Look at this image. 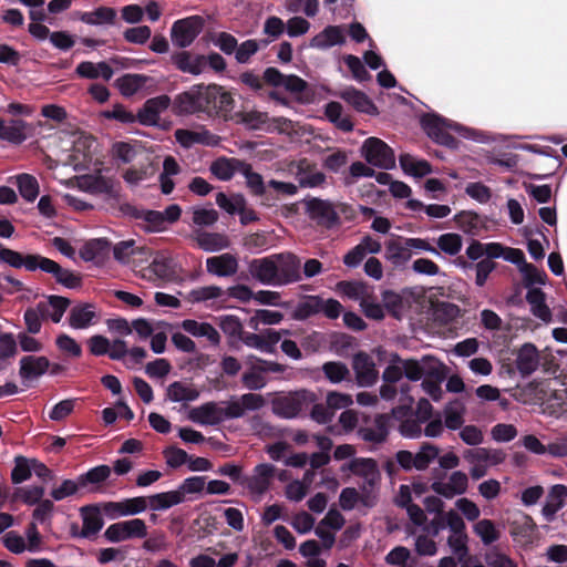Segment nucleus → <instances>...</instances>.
<instances>
[{"mask_svg": "<svg viewBox=\"0 0 567 567\" xmlns=\"http://www.w3.org/2000/svg\"><path fill=\"white\" fill-rule=\"evenodd\" d=\"M276 266L274 258L254 260L250 264V274L264 285L275 286Z\"/></svg>", "mask_w": 567, "mask_h": 567, "instance_id": "36", "label": "nucleus"}, {"mask_svg": "<svg viewBox=\"0 0 567 567\" xmlns=\"http://www.w3.org/2000/svg\"><path fill=\"white\" fill-rule=\"evenodd\" d=\"M173 100L166 94L148 99L136 114V122L142 125L153 126L159 121V114L172 107Z\"/></svg>", "mask_w": 567, "mask_h": 567, "instance_id": "17", "label": "nucleus"}, {"mask_svg": "<svg viewBox=\"0 0 567 567\" xmlns=\"http://www.w3.org/2000/svg\"><path fill=\"white\" fill-rule=\"evenodd\" d=\"M358 435L363 441L373 444L383 442L388 435V430L383 422V416L377 417L372 425L361 427L358 432Z\"/></svg>", "mask_w": 567, "mask_h": 567, "instance_id": "48", "label": "nucleus"}, {"mask_svg": "<svg viewBox=\"0 0 567 567\" xmlns=\"http://www.w3.org/2000/svg\"><path fill=\"white\" fill-rule=\"evenodd\" d=\"M473 532L484 545H491L501 537V532L491 519H481L473 526Z\"/></svg>", "mask_w": 567, "mask_h": 567, "instance_id": "50", "label": "nucleus"}, {"mask_svg": "<svg viewBox=\"0 0 567 567\" xmlns=\"http://www.w3.org/2000/svg\"><path fill=\"white\" fill-rule=\"evenodd\" d=\"M244 163L238 158H218L213 162L210 172L220 181H229L236 173H239V164Z\"/></svg>", "mask_w": 567, "mask_h": 567, "instance_id": "45", "label": "nucleus"}, {"mask_svg": "<svg viewBox=\"0 0 567 567\" xmlns=\"http://www.w3.org/2000/svg\"><path fill=\"white\" fill-rule=\"evenodd\" d=\"M352 368L360 386H371L377 382L378 371L373 359L369 354L364 352L357 353L352 360Z\"/></svg>", "mask_w": 567, "mask_h": 567, "instance_id": "20", "label": "nucleus"}, {"mask_svg": "<svg viewBox=\"0 0 567 567\" xmlns=\"http://www.w3.org/2000/svg\"><path fill=\"white\" fill-rule=\"evenodd\" d=\"M384 560L388 565L393 567H410L412 556L406 547L396 546L386 554Z\"/></svg>", "mask_w": 567, "mask_h": 567, "instance_id": "56", "label": "nucleus"}, {"mask_svg": "<svg viewBox=\"0 0 567 567\" xmlns=\"http://www.w3.org/2000/svg\"><path fill=\"white\" fill-rule=\"evenodd\" d=\"M320 305L319 296H309L295 307L292 317L297 320H305L320 313Z\"/></svg>", "mask_w": 567, "mask_h": 567, "instance_id": "51", "label": "nucleus"}, {"mask_svg": "<svg viewBox=\"0 0 567 567\" xmlns=\"http://www.w3.org/2000/svg\"><path fill=\"white\" fill-rule=\"evenodd\" d=\"M297 176L301 187H317L326 181V175L317 171L316 164L307 158H302L298 162Z\"/></svg>", "mask_w": 567, "mask_h": 567, "instance_id": "29", "label": "nucleus"}, {"mask_svg": "<svg viewBox=\"0 0 567 567\" xmlns=\"http://www.w3.org/2000/svg\"><path fill=\"white\" fill-rule=\"evenodd\" d=\"M399 161L403 172L414 177H423L432 173V166L425 159H416L410 154H401Z\"/></svg>", "mask_w": 567, "mask_h": 567, "instance_id": "41", "label": "nucleus"}, {"mask_svg": "<svg viewBox=\"0 0 567 567\" xmlns=\"http://www.w3.org/2000/svg\"><path fill=\"white\" fill-rule=\"evenodd\" d=\"M69 305V299L60 296H50L47 300L37 303L44 319H51L55 323L61 321Z\"/></svg>", "mask_w": 567, "mask_h": 567, "instance_id": "28", "label": "nucleus"}, {"mask_svg": "<svg viewBox=\"0 0 567 567\" xmlns=\"http://www.w3.org/2000/svg\"><path fill=\"white\" fill-rule=\"evenodd\" d=\"M205 25L202 16H190L175 21L171 29L174 45L184 49L189 47L200 34Z\"/></svg>", "mask_w": 567, "mask_h": 567, "instance_id": "10", "label": "nucleus"}, {"mask_svg": "<svg viewBox=\"0 0 567 567\" xmlns=\"http://www.w3.org/2000/svg\"><path fill=\"white\" fill-rule=\"evenodd\" d=\"M97 319L95 307L82 303L73 307L69 315V324L73 329H86Z\"/></svg>", "mask_w": 567, "mask_h": 567, "instance_id": "30", "label": "nucleus"}, {"mask_svg": "<svg viewBox=\"0 0 567 567\" xmlns=\"http://www.w3.org/2000/svg\"><path fill=\"white\" fill-rule=\"evenodd\" d=\"M284 315L279 311L259 309L248 320V326L258 330L260 324H278L282 321Z\"/></svg>", "mask_w": 567, "mask_h": 567, "instance_id": "52", "label": "nucleus"}, {"mask_svg": "<svg viewBox=\"0 0 567 567\" xmlns=\"http://www.w3.org/2000/svg\"><path fill=\"white\" fill-rule=\"evenodd\" d=\"M457 227L466 235L471 236V243L467 248H508L499 243L482 244L475 237L486 238L488 233L495 227V223L474 212L463 210L454 216Z\"/></svg>", "mask_w": 567, "mask_h": 567, "instance_id": "6", "label": "nucleus"}, {"mask_svg": "<svg viewBox=\"0 0 567 567\" xmlns=\"http://www.w3.org/2000/svg\"><path fill=\"white\" fill-rule=\"evenodd\" d=\"M362 155L369 164L379 168L391 169L395 166L393 150L378 137H369L364 141Z\"/></svg>", "mask_w": 567, "mask_h": 567, "instance_id": "11", "label": "nucleus"}, {"mask_svg": "<svg viewBox=\"0 0 567 567\" xmlns=\"http://www.w3.org/2000/svg\"><path fill=\"white\" fill-rule=\"evenodd\" d=\"M272 258L276 266L275 286H285L301 278L300 261L293 254H278Z\"/></svg>", "mask_w": 567, "mask_h": 567, "instance_id": "15", "label": "nucleus"}, {"mask_svg": "<svg viewBox=\"0 0 567 567\" xmlns=\"http://www.w3.org/2000/svg\"><path fill=\"white\" fill-rule=\"evenodd\" d=\"M316 519L307 512L297 513L290 520L292 528L301 535L308 534L315 528Z\"/></svg>", "mask_w": 567, "mask_h": 567, "instance_id": "64", "label": "nucleus"}, {"mask_svg": "<svg viewBox=\"0 0 567 567\" xmlns=\"http://www.w3.org/2000/svg\"><path fill=\"white\" fill-rule=\"evenodd\" d=\"M337 290L349 299L359 301L360 305L372 293L370 287L360 281H340Z\"/></svg>", "mask_w": 567, "mask_h": 567, "instance_id": "46", "label": "nucleus"}, {"mask_svg": "<svg viewBox=\"0 0 567 567\" xmlns=\"http://www.w3.org/2000/svg\"><path fill=\"white\" fill-rule=\"evenodd\" d=\"M322 371H323L326 378L331 383H334V384L340 383L343 380H346L350 373L348 367L344 363L339 362V361L326 362L322 365Z\"/></svg>", "mask_w": 567, "mask_h": 567, "instance_id": "55", "label": "nucleus"}, {"mask_svg": "<svg viewBox=\"0 0 567 567\" xmlns=\"http://www.w3.org/2000/svg\"><path fill=\"white\" fill-rule=\"evenodd\" d=\"M316 401L317 396L312 391L302 389L275 399L272 411L281 417L292 419L308 410Z\"/></svg>", "mask_w": 567, "mask_h": 567, "instance_id": "7", "label": "nucleus"}, {"mask_svg": "<svg viewBox=\"0 0 567 567\" xmlns=\"http://www.w3.org/2000/svg\"><path fill=\"white\" fill-rule=\"evenodd\" d=\"M172 62L177 70L199 75L206 68V56L202 54H192L188 51H179L172 54Z\"/></svg>", "mask_w": 567, "mask_h": 567, "instance_id": "21", "label": "nucleus"}, {"mask_svg": "<svg viewBox=\"0 0 567 567\" xmlns=\"http://www.w3.org/2000/svg\"><path fill=\"white\" fill-rule=\"evenodd\" d=\"M218 213L214 208H194L192 223L199 227L212 226L218 220Z\"/></svg>", "mask_w": 567, "mask_h": 567, "instance_id": "62", "label": "nucleus"}, {"mask_svg": "<svg viewBox=\"0 0 567 567\" xmlns=\"http://www.w3.org/2000/svg\"><path fill=\"white\" fill-rule=\"evenodd\" d=\"M33 458H27L24 456H17L14 458V467L11 472V480L13 483L19 484L32 475Z\"/></svg>", "mask_w": 567, "mask_h": 567, "instance_id": "54", "label": "nucleus"}, {"mask_svg": "<svg viewBox=\"0 0 567 567\" xmlns=\"http://www.w3.org/2000/svg\"><path fill=\"white\" fill-rule=\"evenodd\" d=\"M235 100L230 92L219 84H195L175 95L172 112L177 116L206 115L227 117L234 110Z\"/></svg>", "mask_w": 567, "mask_h": 567, "instance_id": "1", "label": "nucleus"}, {"mask_svg": "<svg viewBox=\"0 0 567 567\" xmlns=\"http://www.w3.org/2000/svg\"><path fill=\"white\" fill-rule=\"evenodd\" d=\"M146 499L147 505L150 504V507L153 511H164L183 503L184 493L181 491H169L154 494Z\"/></svg>", "mask_w": 567, "mask_h": 567, "instance_id": "40", "label": "nucleus"}, {"mask_svg": "<svg viewBox=\"0 0 567 567\" xmlns=\"http://www.w3.org/2000/svg\"><path fill=\"white\" fill-rule=\"evenodd\" d=\"M112 156L121 161L123 164H128L134 161L136 156L135 146L128 142H115L112 145Z\"/></svg>", "mask_w": 567, "mask_h": 567, "instance_id": "61", "label": "nucleus"}, {"mask_svg": "<svg viewBox=\"0 0 567 567\" xmlns=\"http://www.w3.org/2000/svg\"><path fill=\"white\" fill-rule=\"evenodd\" d=\"M440 449L431 443H423L416 453L399 451L395 455L398 464L405 471H425L439 457Z\"/></svg>", "mask_w": 567, "mask_h": 567, "instance_id": "9", "label": "nucleus"}, {"mask_svg": "<svg viewBox=\"0 0 567 567\" xmlns=\"http://www.w3.org/2000/svg\"><path fill=\"white\" fill-rule=\"evenodd\" d=\"M442 368L443 365L440 364L437 369H433L432 375L425 377L421 383L422 390L435 402L441 401L443 398L441 386L443 380Z\"/></svg>", "mask_w": 567, "mask_h": 567, "instance_id": "47", "label": "nucleus"}, {"mask_svg": "<svg viewBox=\"0 0 567 567\" xmlns=\"http://www.w3.org/2000/svg\"><path fill=\"white\" fill-rule=\"evenodd\" d=\"M147 535V526L141 518H133L110 525L104 537L111 543L125 542L131 538H144Z\"/></svg>", "mask_w": 567, "mask_h": 567, "instance_id": "12", "label": "nucleus"}, {"mask_svg": "<svg viewBox=\"0 0 567 567\" xmlns=\"http://www.w3.org/2000/svg\"><path fill=\"white\" fill-rule=\"evenodd\" d=\"M181 327L185 332L195 338H206L213 346H218L220 342L219 332L208 322L186 319L182 321Z\"/></svg>", "mask_w": 567, "mask_h": 567, "instance_id": "26", "label": "nucleus"}, {"mask_svg": "<svg viewBox=\"0 0 567 567\" xmlns=\"http://www.w3.org/2000/svg\"><path fill=\"white\" fill-rule=\"evenodd\" d=\"M526 299L530 305V311L533 315L544 322L551 320V312L545 303V295L539 289H530L526 295Z\"/></svg>", "mask_w": 567, "mask_h": 567, "instance_id": "44", "label": "nucleus"}, {"mask_svg": "<svg viewBox=\"0 0 567 567\" xmlns=\"http://www.w3.org/2000/svg\"><path fill=\"white\" fill-rule=\"evenodd\" d=\"M266 404L261 394L245 393L220 402H206L189 410L188 419L199 425H217L243 417L247 411H257Z\"/></svg>", "mask_w": 567, "mask_h": 567, "instance_id": "2", "label": "nucleus"}, {"mask_svg": "<svg viewBox=\"0 0 567 567\" xmlns=\"http://www.w3.org/2000/svg\"><path fill=\"white\" fill-rule=\"evenodd\" d=\"M303 205L308 217L326 229L339 227L341 225V214L347 219H351L354 216L353 208L343 203L333 204L327 199L310 197L303 200Z\"/></svg>", "mask_w": 567, "mask_h": 567, "instance_id": "5", "label": "nucleus"}, {"mask_svg": "<svg viewBox=\"0 0 567 567\" xmlns=\"http://www.w3.org/2000/svg\"><path fill=\"white\" fill-rule=\"evenodd\" d=\"M0 259L16 268L24 267L27 270L42 269L55 276L56 280L68 288L80 286L81 279L75 274L62 269L55 261L38 256H22L17 250H0Z\"/></svg>", "mask_w": 567, "mask_h": 567, "instance_id": "4", "label": "nucleus"}, {"mask_svg": "<svg viewBox=\"0 0 567 567\" xmlns=\"http://www.w3.org/2000/svg\"><path fill=\"white\" fill-rule=\"evenodd\" d=\"M83 519L81 536L91 537L97 534L103 527V519L99 507L85 506L81 508Z\"/></svg>", "mask_w": 567, "mask_h": 567, "instance_id": "37", "label": "nucleus"}, {"mask_svg": "<svg viewBox=\"0 0 567 567\" xmlns=\"http://www.w3.org/2000/svg\"><path fill=\"white\" fill-rule=\"evenodd\" d=\"M50 367L45 357L27 355L20 360L19 374L21 379L30 381L43 375Z\"/></svg>", "mask_w": 567, "mask_h": 567, "instance_id": "25", "label": "nucleus"}, {"mask_svg": "<svg viewBox=\"0 0 567 567\" xmlns=\"http://www.w3.org/2000/svg\"><path fill=\"white\" fill-rule=\"evenodd\" d=\"M199 391L188 382L175 381L166 388V399L171 402L186 403L197 400Z\"/></svg>", "mask_w": 567, "mask_h": 567, "instance_id": "32", "label": "nucleus"}, {"mask_svg": "<svg viewBox=\"0 0 567 567\" xmlns=\"http://www.w3.org/2000/svg\"><path fill=\"white\" fill-rule=\"evenodd\" d=\"M76 18L89 25L115 24L117 12L112 7L101 6L93 11H78Z\"/></svg>", "mask_w": 567, "mask_h": 567, "instance_id": "24", "label": "nucleus"}, {"mask_svg": "<svg viewBox=\"0 0 567 567\" xmlns=\"http://www.w3.org/2000/svg\"><path fill=\"white\" fill-rule=\"evenodd\" d=\"M567 499V487L563 484L551 486L548 492L546 503L543 507V515L547 520H553L558 511H560Z\"/></svg>", "mask_w": 567, "mask_h": 567, "instance_id": "27", "label": "nucleus"}, {"mask_svg": "<svg viewBox=\"0 0 567 567\" xmlns=\"http://www.w3.org/2000/svg\"><path fill=\"white\" fill-rule=\"evenodd\" d=\"M14 178L21 197L29 203L34 202L40 192L38 179L27 173L19 174Z\"/></svg>", "mask_w": 567, "mask_h": 567, "instance_id": "43", "label": "nucleus"}, {"mask_svg": "<svg viewBox=\"0 0 567 567\" xmlns=\"http://www.w3.org/2000/svg\"><path fill=\"white\" fill-rule=\"evenodd\" d=\"M147 499L143 496L126 498L121 502H106L102 504L103 513L111 519L122 516L136 515L145 512Z\"/></svg>", "mask_w": 567, "mask_h": 567, "instance_id": "16", "label": "nucleus"}, {"mask_svg": "<svg viewBox=\"0 0 567 567\" xmlns=\"http://www.w3.org/2000/svg\"><path fill=\"white\" fill-rule=\"evenodd\" d=\"M467 488L468 477L462 471H454L445 478H437L431 484V489L446 499L465 494Z\"/></svg>", "mask_w": 567, "mask_h": 567, "instance_id": "14", "label": "nucleus"}, {"mask_svg": "<svg viewBox=\"0 0 567 567\" xmlns=\"http://www.w3.org/2000/svg\"><path fill=\"white\" fill-rule=\"evenodd\" d=\"M420 122L423 131L432 141L450 148H457L458 140L449 130L457 131L458 125H452L446 118L432 113L424 114Z\"/></svg>", "mask_w": 567, "mask_h": 567, "instance_id": "8", "label": "nucleus"}, {"mask_svg": "<svg viewBox=\"0 0 567 567\" xmlns=\"http://www.w3.org/2000/svg\"><path fill=\"white\" fill-rule=\"evenodd\" d=\"M23 319L27 331L30 334L39 333L41 331L42 321L45 320L43 315L39 312V308L37 305L35 307L28 308L24 311Z\"/></svg>", "mask_w": 567, "mask_h": 567, "instance_id": "63", "label": "nucleus"}, {"mask_svg": "<svg viewBox=\"0 0 567 567\" xmlns=\"http://www.w3.org/2000/svg\"><path fill=\"white\" fill-rule=\"evenodd\" d=\"M27 123L22 120H11L8 124L0 118V140L12 144H21L27 140Z\"/></svg>", "mask_w": 567, "mask_h": 567, "instance_id": "34", "label": "nucleus"}, {"mask_svg": "<svg viewBox=\"0 0 567 567\" xmlns=\"http://www.w3.org/2000/svg\"><path fill=\"white\" fill-rule=\"evenodd\" d=\"M63 254L74 260H82L96 267H103L110 260V250H62Z\"/></svg>", "mask_w": 567, "mask_h": 567, "instance_id": "38", "label": "nucleus"}, {"mask_svg": "<svg viewBox=\"0 0 567 567\" xmlns=\"http://www.w3.org/2000/svg\"><path fill=\"white\" fill-rule=\"evenodd\" d=\"M144 74H124L115 81V85L124 96H132L137 93L147 82Z\"/></svg>", "mask_w": 567, "mask_h": 567, "instance_id": "42", "label": "nucleus"}, {"mask_svg": "<svg viewBox=\"0 0 567 567\" xmlns=\"http://www.w3.org/2000/svg\"><path fill=\"white\" fill-rule=\"evenodd\" d=\"M195 239L200 248H228L230 243L226 235L196 230Z\"/></svg>", "mask_w": 567, "mask_h": 567, "instance_id": "49", "label": "nucleus"}, {"mask_svg": "<svg viewBox=\"0 0 567 567\" xmlns=\"http://www.w3.org/2000/svg\"><path fill=\"white\" fill-rule=\"evenodd\" d=\"M466 413L465 403L461 399H454L446 403L443 410L444 424L450 430L461 429Z\"/></svg>", "mask_w": 567, "mask_h": 567, "instance_id": "35", "label": "nucleus"}, {"mask_svg": "<svg viewBox=\"0 0 567 567\" xmlns=\"http://www.w3.org/2000/svg\"><path fill=\"white\" fill-rule=\"evenodd\" d=\"M539 352L533 343H524L516 354V368L522 375H529L539 365Z\"/></svg>", "mask_w": 567, "mask_h": 567, "instance_id": "22", "label": "nucleus"}, {"mask_svg": "<svg viewBox=\"0 0 567 567\" xmlns=\"http://www.w3.org/2000/svg\"><path fill=\"white\" fill-rule=\"evenodd\" d=\"M245 199V196L239 193L228 196L225 193L219 192L216 195V204L229 215H237L238 210L243 208Z\"/></svg>", "mask_w": 567, "mask_h": 567, "instance_id": "53", "label": "nucleus"}, {"mask_svg": "<svg viewBox=\"0 0 567 567\" xmlns=\"http://www.w3.org/2000/svg\"><path fill=\"white\" fill-rule=\"evenodd\" d=\"M238 116L240 122L251 130H261L269 122L268 113L256 110L240 112Z\"/></svg>", "mask_w": 567, "mask_h": 567, "instance_id": "59", "label": "nucleus"}, {"mask_svg": "<svg viewBox=\"0 0 567 567\" xmlns=\"http://www.w3.org/2000/svg\"><path fill=\"white\" fill-rule=\"evenodd\" d=\"M465 458L470 463L486 464L487 467L501 464L505 460V454L498 450H488L484 447L468 451Z\"/></svg>", "mask_w": 567, "mask_h": 567, "instance_id": "39", "label": "nucleus"}, {"mask_svg": "<svg viewBox=\"0 0 567 567\" xmlns=\"http://www.w3.org/2000/svg\"><path fill=\"white\" fill-rule=\"evenodd\" d=\"M246 363L250 365V369L243 374V384L249 390L262 389L266 385V380L262 377L261 372L256 368L252 361H249L247 359Z\"/></svg>", "mask_w": 567, "mask_h": 567, "instance_id": "57", "label": "nucleus"}, {"mask_svg": "<svg viewBox=\"0 0 567 567\" xmlns=\"http://www.w3.org/2000/svg\"><path fill=\"white\" fill-rule=\"evenodd\" d=\"M485 250H465L466 256L471 260H477L483 257ZM486 259L481 260L476 265V284L483 286L488 274L493 270L494 264L492 258H504L513 264H516L519 270L524 274L525 279L530 284H543L544 274L525 261L523 250H488Z\"/></svg>", "mask_w": 567, "mask_h": 567, "instance_id": "3", "label": "nucleus"}, {"mask_svg": "<svg viewBox=\"0 0 567 567\" xmlns=\"http://www.w3.org/2000/svg\"><path fill=\"white\" fill-rule=\"evenodd\" d=\"M346 38L342 28L339 25H328L310 41V47L324 50L334 45L344 43Z\"/></svg>", "mask_w": 567, "mask_h": 567, "instance_id": "31", "label": "nucleus"}, {"mask_svg": "<svg viewBox=\"0 0 567 567\" xmlns=\"http://www.w3.org/2000/svg\"><path fill=\"white\" fill-rule=\"evenodd\" d=\"M207 270L219 277L234 275L238 269V261L231 254H224L207 259Z\"/></svg>", "mask_w": 567, "mask_h": 567, "instance_id": "33", "label": "nucleus"}, {"mask_svg": "<svg viewBox=\"0 0 567 567\" xmlns=\"http://www.w3.org/2000/svg\"><path fill=\"white\" fill-rule=\"evenodd\" d=\"M348 468L362 478V491H367L368 487L374 488L380 482L381 474L372 458H354L348 464Z\"/></svg>", "mask_w": 567, "mask_h": 567, "instance_id": "18", "label": "nucleus"}, {"mask_svg": "<svg viewBox=\"0 0 567 567\" xmlns=\"http://www.w3.org/2000/svg\"><path fill=\"white\" fill-rule=\"evenodd\" d=\"M239 164V174H241L246 179V186L249 189V193L260 198V204L266 207H272L276 204L277 197L272 195L270 190H268V184L264 182L262 176L254 172L251 164L244 161V163Z\"/></svg>", "mask_w": 567, "mask_h": 567, "instance_id": "13", "label": "nucleus"}, {"mask_svg": "<svg viewBox=\"0 0 567 567\" xmlns=\"http://www.w3.org/2000/svg\"><path fill=\"white\" fill-rule=\"evenodd\" d=\"M274 473L275 467L271 464L262 463L257 465L252 474L245 480L246 488L254 496L260 498L268 491Z\"/></svg>", "mask_w": 567, "mask_h": 567, "instance_id": "19", "label": "nucleus"}, {"mask_svg": "<svg viewBox=\"0 0 567 567\" xmlns=\"http://www.w3.org/2000/svg\"><path fill=\"white\" fill-rule=\"evenodd\" d=\"M340 97L358 112L369 115L379 113L373 101L360 90L348 87L340 93Z\"/></svg>", "mask_w": 567, "mask_h": 567, "instance_id": "23", "label": "nucleus"}, {"mask_svg": "<svg viewBox=\"0 0 567 567\" xmlns=\"http://www.w3.org/2000/svg\"><path fill=\"white\" fill-rule=\"evenodd\" d=\"M55 344L62 353L70 358H80L82 355L81 346L69 334H59L56 337Z\"/></svg>", "mask_w": 567, "mask_h": 567, "instance_id": "58", "label": "nucleus"}, {"mask_svg": "<svg viewBox=\"0 0 567 567\" xmlns=\"http://www.w3.org/2000/svg\"><path fill=\"white\" fill-rule=\"evenodd\" d=\"M111 475V468L107 465H99L91 468L85 474L79 477V482L82 486L86 484H99L106 481Z\"/></svg>", "mask_w": 567, "mask_h": 567, "instance_id": "60", "label": "nucleus"}]
</instances>
